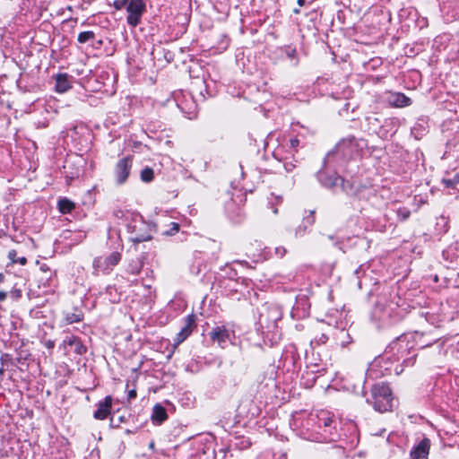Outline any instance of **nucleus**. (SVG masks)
Wrapping results in <instances>:
<instances>
[{
    "label": "nucleus",
    "instance_id": "obj_34",
    "mask_svg": "<svg viewBox=\"0 0 459 459\" xmlns=\"http://www.w3.org/2000/svg\"><path fill=\"white\" fill-rule=\"evenodd\" d=\"M147 238H137L135 239L136 242H141V241H143V240H146Z\"/></svg>",
    "mask_w": 459,
    "mask_h": 459
},
{
    "label": "nucleus",
    "instance_id": "obj_13",
    "mask_svg": "<svg viewBox=\"0 0 459 459\" xmlns=\"http://www.w3.org/2000/svg\"><path fill=\"white\" fill-rule=\"evenodd\" d=\"M143 268V263L140 259L132 260V262L129 264L128 271L132 274H138Z\"/></svg>",
    "mask_w": 459,
    "mask_h": 459
},
{
    "label": "nucleus",
    "instance_id": "obj_18",
    "mask_svg": "<svg viewBox=\"0 0 459 459\" xmlns=\"http://www.w3.org/2000/svg\"><path fill=\"white\" fill-rule=\"evenodd\" d=\"M397 213L402 221L407 220L410 216V211L405 208L399 209Z\"/></svg>",
    "mask_w": 459,
    "mask_h": 459
},
{
    "label": "nucleus",
    "instance_id": "obj_23",
    "mask_svg": "<svg viewBox=\"0 0 459 459\" xmlns=\"http://www.w3.org/2000/svg\"><path fill=\"white\" fill-rule=\"evenodd\" d=\"M290 143L291 147L296 148L299 145V141L297 138H293V139H290Z\"/></svg>",
    "mask_w": 459,
    "mask_h": 459
},
{
    "label": "nucleus",
    "instance_id": "obj_33",
    "mask_svg": "<svg viewBox=\"0 0 459 459\" xmlns=\"http://www.w3.org/2000/svg\"><path fill=\"white\" fill-rule=\"evenodd\" d=\"M305 3V0H298L299 5L302 6Z\"/></svg>",
    "mask_w": 459,
    "mask_h": 459
},
{
    "label": "nucleus",
    "instance_id": "obj_14",
    "mask_svg": "<svg viewBox=\"0 0 459 459\" xmlns=\"http://www.w3.org/2000/svg\"><path fill=\"white\" fill-rule=\"evenodd\" d=\"M95 34L93 31L88 30V31H82L78 35V41L82 44L86 43L90 40L94 39Z\"/></svg>",
    "mask_w": 459,
    "mask_h": 459
},
{
    "label": "nucleus",
    "instance_id": "obj_27",
    "mask_svg": "<svg viewBox=\"0 0 459 459\" xmlns=\"http://www.w3.org/2000/svg\"><path fill=\"white\" fill-rule=\"evenodd\" d=\"M7 293L5 291L0 290V301H3L6 299Z\"/></svg>",
    "mask_w": 459,
    "mask_h": 459
},
{
    "label": "nucleus",
    "instance_id": "obj_6",
    "mask_svg": "<svg viewBox=\"0 0 459 459\" xmlns=\"http://www.w3.org/2000/svg\"><path fill=\"white\" fill-rule=\"evenodd\" d=\"M111 406V396H106L103 401L99 402L98 409L93 414L94 418L100 420H105L110 413Z\"/></svg>",
    "mask_w": 459,
    "mask_h": 459
},
{
    "label": "nucleus",
    "instance_id": "obj_3",
    "mask_svg": "<svg viewBox=\"0 0 459 459\" xmlns=\"http://www.w3.org/2000/svg\"><path fill=\"white\" fill-rule=\"evenodd\" d=\"M131 168L132 159L130 157H125L117 162L115 167V177L117 185H122L127 180Z\"/></svg>",
    "mask_w": 459,
    "mask_h": 459
},
{
    "label": "nucleus",
    "instance_id": "obj_8",
    "mask_svg": "<svg viewBox=\"0 0 459 459\" xmlns=\"http://www.w3.org/2000/svg\"><path fill=\"white\" fill-rule=\"evenodd\" d=\"M388 101L390 104L397 108H403L411 104V99L401 92L391 93L388 98Z\"/></svg>",
    "mask_w": 459,
    "mask_h": 459
},
{
    "label": "nucleus",
    "instance_id": "obj_16",
    "mask_svg": "<svg viewBox=\"0 0 459 459\" xmlns=\"http://www.w3.org/2000/svg\"><path fill=\"white\" fill-rule=\"evenodd\" d=\"M129 2H131V0H115L113 5L117 10H122L123 8L127 7Z\"/></svg>",
    "mask_w": 459,
    "mask_h": 459
},
{
    "label": "nucleus",
    "instance_id": "obj_32",
    "mask_svg": "<svg viewBox=\"0 0 459 459\" xmlns=\"http://www.w3.org/2000/svg\"><path fill=\"white\" fill-rule=\"evenodd\" d=\"M4 280V275L2 273H0V283L3 282Z\"/></svg>",
    "mask_w": 459,
    "mask_h": 459
},
{
    "label": "nucleus",
    "instance_id": "obj_22",
    "mask_svg": "<svg viewBox=\"0 0 459 459\" xmlns=\"http://www.w3.org/2000/svg\"><path fill=\"white\" fill-rule=\"evenodd\" d=\"M179 230V225L176 222H173L172 223V228L170 230V231L169 232V234H174L176 232H178Z\"/></svg>",
    "mask_w": 459,
    "mask_h": 459
},
{
    "label": "nucleus",
    "instance_id": "obj_30",
    "mask_svg": "<svg viewBox=\"0 0 459 459\" xmlns=\"http://www.w3.org/2000/svg\"><path fill=\"white\" fill-rule=\"evenodd\" d=\"M100 263V259H95V260H94V263H93V265H94L95 267H99V266H100V264H99Z\"/></svg>",
    "mask_w": 459,
    "mask_h": 459
},
{
    "label": "nucleus",
    "instance_id": "obj_2",
    "mask_svg": "<svg viewBox=\"0 0 459 459\" xmlns=\"http://www.w3.org/2000/svg\"><path fill=\"white\" fill-rule=\"evenodd\" d=\"M128 13L126 21L132 27H136L140 22L143 13L145 11V4L143 0H131L126 7Z\"/></svg>",
    "mask_w": 459,
    "mask_h": 459
},
{
    "label": "nucleus",
    "instance_id": "obj_28",
    "mask_svg": "<svg viewBox=\"0 0 459 459\" xmlns=\"http://www.w3.org/2000/svg\"><path fill=\"white\" fill-rule=\"evenodd\" d=\"M276 253L282 255L285 253V249L283 247H278L276 248Z\"/></svg>",
    "mask_w": 459,
    "mask_h": 459
},
{
    "label": "nucleus",
    "instance_id": "obj_35",
    "mask_svg": "<svg viewBox=\"0 0 459 459\" xmlns=\"http://www.w3.org/2000/svg\"><path fill=\"white\" fill-rule=\"evenodd\" d=\"M3 373H4V368H0V375H2Z\"/></svg>",
    "mask_w": 459,
    "mask_h": 459
},
{
    "label": "nucleus",
    "instance_id": "obj_20",
    "mask_svg": "<svg viewBox=\"0 0 459 459\" xmlns=\"http://www.w3.org/2000/svg\"><path fill=\"white\" fill-rule=\"evenodd\" d=\"M17 253L14 249H12L8 252V258L10 259L12 264H16L17 261Z\"/></svg>",
    "mask_w": 459,
    "mask_h": 459
},
{
    "label": "nucleus",
    "instance_id": "obj_9",
    "mask_svg": "<svg viewBox=\"0 0 459 459\" xmlns=\"http://www.w3.org/2000/svg\"><path fill=\"white\" fill-rule=\"evenodd\" d=\"M168 417L167 411L164 407L160 404L154 405L152 409V420L158 424L162 423Z\"/></svg>",
    "mask_w": 459,
    "mask_h": 459
},
{
    "label": "nucleus",
    "instance_id": "obj_29",
    "mask_svg": "<svg viewBox=\"0 0 459 459\" xmlns=\"http://www.w3.org/2000/svg\"><path fill=\"white\" fill-rule=\"evenodd\" d=\"M40 270H41L42 272H48V271L49 270V268L48 267V265H47V264H42V265L40 266Z\"/></svg>",
    "mask_w": 459,
    "mask_h": 459
},
{
    "label": "nucleus",
    "instance_id": "obj_7",
    "mask_svg": "<svg viewBox=\"0 0 459 459\" xmlns=\"http://www.w3.org/2000/svg\"><path fill=\"white\" fill-rule=\"evenodd\" d=\"M72 87V77L67 74H58L56 76V91L59 93L67 91Z\"/></svg>",
    "mask_w": 459,
    "mask_h": 459
},
{
    "label": "nucleus",
    "instance_id": "obj_21",
    "mask_svg": "<svg viewBox=\"0 0 459 459\" xmlns=\"http://www.w3.org/2000/svg\"><path fill=\"white\" fill-rule=\"evenodd\" d=\"M81 316L76 314H72L71 316H67V320L69 323H75L81 321Z\"/></svg>",
    "mask_w": 459,
    "mask_h": 459
},
{
    "label": "nucleus",
    "instance_id": "obj_1",
    "mask_svg": "<svg viewBox=\"0 0 459 459\" xmlns=\"http://www.w3.org/2000/svg\"><path fill=\"white\" fill-rule=\"evenodd\" d=\"M374 409L379 412L391 411L394 400L390 387L385 384L375 385L372 388Z\"/></svg>",
    "mask_w": 459,
    "mask_h": 459
},
{
    "label": "nucleus",
    "instance_id": "obj_26",
    "mask_svg": "<svg viewBox=\"0 0 459 459\" xmlns=\"http://www.w3.org/2000/svg\"><path fill=\"white\" fill-rule=\"evenodd\" d=\"M323 420H324V425L325 427L331 426V424L333 422V420L330 417H327V418L324 419Z\"/></svg>",
    "mask_w": 459,
    "mask_h": 459
},
{
    "label": "nucleus",
    "instance_id": "obj_5",
    "mask_svg": "<svg viewBox=\"0 0 459 459\" xmlns=\"http://www.w3.org/2000/svg\"><path fill=\"white\" fill-rule=\"evenodd\" d=\"M430 448V440L423 438L413 449L411 451V459H429Z\"/></svg>",
    "mask_w": 459,
    "mask_h": 459
},
{
    "label": "nucleus",
    "instance_id": "obj_11",
    "mask_svg": "<svg viewBox=\"0 0 459 459\" xmlns=\"http://www.w3.org/2000/svg\"><path fill=\"white\" fill-rule=\"evenodd\" d=\"M121 259V255L118 252H113L105 259L106 267L105 270H109L113 266L117 265Z\"/></svg>",
    "mask_w": 459,
    "mask_h": 459
},
{
    "label": "nucleus",
    "instance_id": "obj_4",
    "mask_svg": "<svg viewBox=\"0 0 459 459\" xmlns=\"http://www.w3.org/2000/svg\"><path fill=\"white\" fill-rule=\"evenodd\" d=\"M210 337L212 342L223 348L226 342L230 340V333L225 326H216L210 332Z\"/></svg>",
    "mask_w": 459,
    "mask_h": 459
},
{
    "label": "nucleus",
    "instance_id": "obj_31",
    "mask_svg": "<svg viewBox=\"0 0 459 459\" xmlns=\"http://www.w3.org/2000/svg\"><path fill=\"white\" fill-rule=\"evenodd\" d=\"M154 446H155L154 445V441H151L150 444H149V447L153 450L154 449Z\"/></svg>",
    "mask_w": 459,
    "mask_h": 459
},
{
    "label": "nucleus",
    "instance_id": "obj_24",
    "mask_svg": "<svg viewBox=\"0 0 459 459\" xmlns=\"http://www.w3.org/2000/svg\"><path fill=\"white\" fill-rule=\"evenodd\" d=\"M136 397V391L132 389L128 392V400L134 399Z\"/></svg>",
    "mask_w": 459,
    "mask_h": 459
},
{
    "label": "nucleus",
    "instance_id": "obj_15",
    "mask_svg": "<svg viewBox=\"0 0 459 459\" xmlns=\"http://www.w3.org/2000/svg\"><path fill=\"white\" fill-rule=\"evenodd\" d=\"M141 179L143 182H151L153 179V170L147 167L141 171Z\"/></svg>",
    "mask_w": 459,
    "mask_h": 459
},
{
    "label": "nucleus",
    "instance_id": "obj_17",
    "mask_svg": "<svg viewBox=\"0 0 459 459\" xmlns=\"http://www.w3.org/2000/svg\"><path fill=\"white\" fill-rule=\"evenodd\" d=\"M443 184L446 187H455V186L459 182V176H456L454 179H443Z\"/></svg>",
    "mask_w": 459,
    "mask_h": 459
},
{
    "label": "nucleus",
    "instance_id": "obj_25",
    "mask_svg": "<svg viewBox=\"0 0 459 459\" xmlns=\"http://www.w3.org/2000/svg\"><path fill=\"white\" fill-rule=\"evenodd\" d=\"M16 263L20 264L21 265H25L27 264V258L24 256L17 258Z\"/></svg>",
    "mask_w": 459,
    "mask_h": 459
},
{
    "label": "nucleus",
    "instance_id": "obj_19",
    "mask_svg": "<svg viewBox=\"0 0 459 459\" xmlns=\"http://www.w3.org/2000/svg\"><path fill=\"white\" fill-rule=\"evenodd\" d=\"M10 296L11 298H13L14 300H17L19 299L22 298V290L20 289H13L11 291H10Z\"/></svg>",
    "mask_w": 459,
    "mask_h": 459
},
{
    "label": "nucleus",
    "instance_id": "obj_12",
    "mask_svg": "<svg viewBox=\"0 0 459 459\" xmlns=\"http://www.w3.org/2000/svg\"><path fill=\"white\" fill-rule=\"evenodd\" d=\"M191 333L190 322L185 325L175 338V345L183 342Z\"/></svg>",
    "mask_w": 459,
    "mask_h": 459
},
{
    "label": "nucleus",
    "instance_id": "obj_10",
    "mask_svg": "<svg viewBox=\"0 0 459 459\" xmlns=\"http://www.w3.org/2000/svg\"><path fill=\"white\" fill-rule=\"evenodd\" d=\"M74 207V204L67 198H63L58 201V209L63 214L71 212Z\"/></svg>",
    "mask_w": 459,
    "mask_h": 459
}]
</instances>
